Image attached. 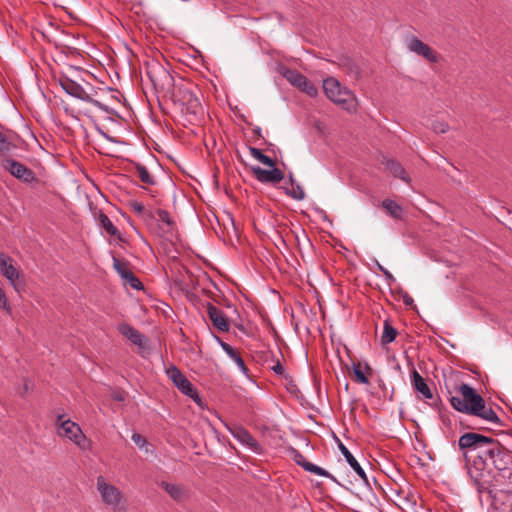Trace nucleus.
I'll list each match as a JSON object with an SVG mask.
<instances>
[{"label":"nucleus","instance_id":"f257e3e1","mask_svg":"<svg viewBox=\"0 0 512 512\" xmlns=\"http://www.w3.org/2000/svg\"><path fill=\"white\" fill-rule=\"evenodd\" d=\"M483 467L477 466L470 470L472 479L479 493H488L492 495V470L495 469L503 477L512 474V454L498 441L494 440L488 450L482 451Z\"/></svg>","mask_w":512,"mask_h":512},{"label":"nucleus","instance_id":"f03ea898","mask_svg":"<svg viewBox=\"0 0 512 512\" xmlns=\"http://www.w3.org/2000/svg\"><path fill=\"white\" fill-rule=\"evenodd\" d=\"M460 396H451L449 402L458 412L476 416L495 426H503L501 419L491 406H488L484 398L475 388L467 383H462L457 389Z\"/></svg>","mask_w":512,"mask_h":512},{"label":"nucleus","instance_id":"7ed1b4c3","mask_svg":"<svg viewBox=\"0 0 512 512\" xmlns=\"http://www.w3.org/2000/svg\"><path fill=\"white\" fill-rule=\"evenodd\" d=\"M494 440L492 437L475 432H467L460 436L458 446L463 451L469 475L471 469H475L477 466L483 467L482 451L488 450L491 445H494Z\"/></svg>","mask_w":512,"mask_h":512},{"label":"nucleus","instance_id":"20e7f679","mask_svg":"<svg viewBox=\"0 0 512 512\" xmlns=\"http://www.w3.org/2000/svg\"><path fill=\"white\" fill-rule=\"evenodd\" d=\"M73 73L76 75H60L58 82L60 86L63 88V90L70 96L88 102L104 112H110V109L107 105L103 104L102 102L94 98V96L97 94V91L91 85L86 83L87 87H84L78 81L77 76H80V74L82 73L85 75H89V73L78 68H75L73 70Z\"/></svg>","mask_w":512,"mask_h":512},{"label":"nucleus","instance_id":"39448f33","mask_svg":"<svg viewBox=\"0 0 512 512\" xmlns=\"http://www.w3.org/2000/svg\"><path fill=\"white\" fill-rule=\"evenodd\" d=\"M195 90L197 88L193 87L192 84L181 81L175 85L168 95L174 104H178L181 107L183 112L185 111L197 120L203 116L204 108Z\"/></svg>","mask_w":512,"mask_h":512},{"label":"nucleus","instance_id":"423d86ee","mask_svg":"<svg viewBox=\"0 0 512 512\" xmlns=\"http://www.w3.org/2000/svg\"><path fill=\"white\" fill-rule=\"evenodd\" d=\"M146 74L157 92L168 95L175 87L174 78L158 61L152 60L146 64Z\"/></svg>","mask_w":512,"mask_h":512},{"label":"nucleus","instance_id":"0eeeda50","mask_svg":"<svg viewBox=\"0 0 512 512\" xmlns=\"http://www.w3.org/2000/svg\"><path fill=\"white\" fill-rule=\"evenodd\" d=\"M323 90L326 96L336 104L342 105L349 110L355 101V96L347 87L341 86L338 80L333 77L323 81Z\"/></svg>","mask_w":512,"mask_h":512},{"label":"nucleus","instance_id":"6e6552de","mask_svg":"<svg viewBox=\"0 0 512 512\" xmlns=\"http://www.w3.org/2000/svg\"><path fill=\"white\" fill-rule=\"evenodd\" d=\"M55 425L58 428L59 436L69 439L82 450L88 448L89 442L77 423L70 419H65L64 415H59Z\"/></svg>","mask_w":512,"mask_h":512},{"label":"nucleus","instance_id":"1a4fd4ad","mask_svg":"<svg viewBox=\"0 0 512 512\" xmlns=\"http://www.w3.org/2000/svg\"><path fill=\"white\" fill-rule=\"evenodd\" d=\"M96 488L101 496L102 502L106 506L112 507L116 510L123 498L122 492L114 485L107 483L103 476H98L96 479Z\"/></svg>","mask_w":512,"mask_h":512},{"label":"nucleus","instance_id":"9d476101","mask_svg":"<svg viewBox=\"0 0 512 512\" xmlns=\"http://www.w3.org/2000/svg\"><path fill=\"white\" fill-rule=\"evenodd\" d=\"M168 378L173 384L185 395L192 398L194 401L199 399L197 390L193 384L187 379V377L181 372L175 365L170 364L165 370Z\"/></svg>","mask_w":512,"mask_h":512},{"label":"nucleus","instance_id":"9b49d317","mask_svg":"<svg viewBox=\"0 0 512 512\" xmlns=\"http://www.w3.org/2000/svg\"><path fill=\"white\" fill-rule=\"evenodd\" d=\"M10 256L0 253V273L11 283L16 291L24 287V280L19 270L12 264Z\"/></svg>","mask_w":512,"mask_h":512},{"label":"nucleus","instance_id":"f8f14e48","mask_svg":"<svg viewBox=\"0 0 512 512\" xmlns=\"http://www.w3.org/2000/svg\"><path fill=\"white\" fill-rule=\"evenodd\" d=\"M282 75L290 84L297 87L300 91L306 93L310 97L317 96L318 89L316 86L297 70L287 68L282 72Z\"/></svg>","mask_w":512,"mask_h":512},{"label":"nucleus","instance_id":"ddd939ff","mask_svg":"<svg viewBox=\"0 0 512 512\" xmlns=\"http://www.w3.org/2000/svg\"><path fill=\"white\" fill-rule=\"evenodd\" d=\"M2 166L15 178L25 183H32L37 181L35 173L30 168L13 158H5L3 160Z\"/></svg>","mask_w":512,"mask_h":512},{"label":"nucleus","instance_id":"4468645a","mask_svg":"<svg viewBox=\"0 0 512 512\" xmlns=\"http://www.w3.org/2000/svg\"><path fill=\"white\" fill-rule=\"evenodd\" d=\"M290 455H291V458L293 459V461L297 465L301 466L305 471L319 475V476L329 478L330 480L337 483L338 485H341L338 482V480L331 473H329L327 470L323 469L322 467L317 466V465L307 461L306 458L303 456V454L301 452H299L297 449L292 448L290 451Z\"/></svg>","mask_w":512,"mask_h":512},{"label":"nucleus","instance_id":"2eb2a0df","mask_svg":"<svg viewBox=\"0 0 512 512\" xmlns=\"http://www.w3.org/2000/svg\"><path fill=\"white\" fill-rule=\"evenodd\" d=\"M407 48L409 51L423 57L430 63H437L439 56L428 44L424 43L418 37L412 36L408 39Z\"/></svg>","mask_w":512,"mask_h":512},{"label":"nucleus","instance_id":"dca6fc26","mask_svg":"<svg viewBox=\"0 0 512 512\" xmlns=\"http://www.w3.org/2000/svg\"><path fill=\"white\" fill-rule=\"evenodd\" d=\"M271 168V170H266L260 166H252L251 172L261 183L277 184L285 178V174L282 170L276 167Z\"/></svg>","mask_w":512,"mask_h":512},{"label":"nucleus","instance_id":"f3484780","mask_svg":"<svg viewBox=\"0 0 512 512\" xmlns=\"http://www.w3.org/2000/svg\"><path fill=\"white\" fill-rule=\"evenodd\" d=\"M231 435L240 443L248 446L252 451L260 453L261 446L258 441L252 436V434L242 426L234 425L232 427L227 426Z\"/></svg>","mask_w":512,"mask_h":512},{"label":"nucleus","instance_id":"a211bd4d","mask_svg":"<svg viewBox=\"0 0 512 512\" xmlns=\"http://www.w3.org/2000/svg\"><path fill=\"white\" fill-rule=\"evenodd\" d=\"M118 331L136 345L140 350L146 349L147 338L133 326L127 323H121L118 325Z\"/></svg>","mask_w":512,"mask_h":512},{"label":"nucleus","instance_id":"6ab92c4d","mask_svg":"<svg viewBox=\"0 0 512 512\" xmlns=\"http://www.w3.org/2000/svg\"><path fill=\"white\" fill-rule=\"evenodd\" d=\"M208 316L215 328L221 332H227L229 330V321L223 311L215 307L212 303L206 304Z\"/></svg>","mask_w":512,"mask_h":512},{"label":"nucleus","instance_id":"aec40b11","mask_svg":"<svg viewBox=\"0 0 512 512\" xmlns=\"http://www.w3.org/2000/svg\"><path fill=\"white\" fill-rule=\"evenodd\" d=\"M411 385L419 394L420 399H432L433 393L428 386L426 380L413 367L411 370Z\"/></svg>","mask_w":512,"mask_h":512},{"label":"nucleus","instance_id":"412c9836","mask_svg":"<svg viewBox=\"0 0 512 512\" xmlns=\"http://www.w3.org/2000/svg\"><path fill=\"white\" fill-rule=\"evenodd\" d=\"M338 448L341 451L342 455L346 459L347 463L351 466V468L357 473V475L365 482V484H369L367 475L349 449L337 438Z\"/></svg>","mask_w":512,"mask_h":512},{"label":"nucleus","instance_id":"4be33fe9","mask_svg":"<svg viewBox=\"0 0 512 512\" xmlns=\"http://www.w3.org/2000/svg\"><path fill=\"white\" fill-rule=\"evenodd\" d=\"M156 215L158 219L164 223L167 227L165 230L166 239L169 241H173L174 238L177 237V226L174 219L171 217L170 213L164 209H157Z\"/></svg>","mask_w":512,"mask_h":512},{"label":"nucleus","instance_id":"5701e85b","mask_svg":"<svg viewBox=\"0 0 512 512\" xmlns=\"http://www.w3.org/2000/svg\"><path fill=\"white\" fill-rule=\"evenodd\" d=\"M382 164L385 166V169L389 171L394 177L399 178L405 182H410V178L408 177L403 166L393 160V159H384Z\"/></svg>","mask_w":512,"mask_h":512},{"label":"nucleus","instance_id":"b1692460","mask_svg":"<svg viewBox=\"0 0 512 512\" xmlns=\"http://www.w3.org/2000/svg\"><path fill=\"white\" fill-rule=\"evenodd\" d=\"M218 341H219V344H220L221 348L236 363V365L239 367L241 372L243 374L247 375L248 374V368H247L244 360L242 359L240 353L238 351H236L231 345H229L228 343L220 340L219 338H218Z\"/></svg>","mask_w":512,"mask_h":512},{"label":"nucleus","instance_id":"393cba45","mask_svg":"<svg viewBox=\"0 0 512 512\" xmlns=\"http://www.w3.org/2000/svg\"><path fill=\"white\" fill-rule=\"evenodd\" d=\"M161 487L170 495V497L172 499H174L175 501H183L186 494H185V489L183 488V486L181 485H178V484H171V483H168V482H165L163 481L161 483Z\"/></svg>","mask_w":512,"mask_h":512},{"label":"nucleus","instance_id":"a878e982","mask_svg":"<svg viewBox=\"0 0 512 512\" xmlns=\"http://www.w3.org/2000/svg\"><path fill=\"white\" fill-rule=\"evenodd\" d=\"M135 172L141 182L146 185L153 186L156 184L154 176L148 171L147 167L139 162H132Z\"/></svg>","mask_w":512,"mask_h":512},{"label":"nucleus","instance_id":"bb28decb","mask_svg":"<svg viewBox=\"0 0 512 512\" xmlns=\"http://www.w3.org/2000/svg\"><path fill=\"white\" fill-rule=\"evenodd\" d=\"M381 205L392 218L396 220H401L403 218V208L394 200L385 199L382 201Z\"/></svg>","mask_w":512,"mask_h":512},{"label":"nucleus","instance_id":"cd10ccee","mask_svg":"<svg viewBox=\"0 0 512 512\" xmlns=\"http://www.w3.org/2000/svg\"><path fill=\"white\" fill-rule=\"evenodd\" d=\"M98 222L99 225L106 231L108 235L119 236L117 228L114 226L109 217L102 211L99 212Z\"/></svg>","mask_w":512,"mask_h":512},{"label":"nucleus","instance_id":"c85d7f7f","mask_svg":"<svg viewBox=\"0 0 512 512\" xmlns=\"http://www.w3.org/2000/svg\"><path fill=\"white\" fill-rule=\"evenodd\" d=\"M398 335V331L388 322H384L383 334L381 337V343L383 345L393 342Z\"/></svg>","mask_w":512,"mask_h":512},{"label":"nucleus","instance_id":"c756f323","mask_svg":"<svg viewBox=\"0 0 512 512\" xmlns=\"http://www.w3.org/2000/svg\"><path fill=\"white\" fill-rule=\"evenodd\" d=\"M113 267L122 279L131 272L129 262L119 260L116 257H113Z\"/></svg>","mask_w":512,"mask_h":512},{"label":"nucleus","instance_id":"7c9ffc66","mask_svg":"<svg viewBox=\"0 0 512 512\" xmlns=\"http://www.w3.org/2000/svg\"><path fill=\"white\" fill-rule=\"evenodd\" d=\"M123 280L125 281V285H129L135 290L144 289L142 282L132 271Z\"/></svg>","mask_w":512,"mask_h":512},{"label":"nucleus","instance_id":"2f4dec72","mask_svg":"<svg viewBox=\"0 0 512 512\" xmlns=\"http://www.w3.org/2000/svg\"><path fill=\"white\" fill-rule=\"evenodd\" d=\"M285 194L298 201L305 198V193L299 184L294 185L292 189L285 188Z\"/></svg>","mask_w":512,"mask_h":512},{"label":"nucleus","instance_id":"473e14b6","mask_svg":"<svg viewBox=\"0 0 512 512\" xmlns=\"http://www.w3.org/2000/svg\"><path fill=\"white\" fill-rule=\"evenodd\" d=\"M353 374L356 382L361 384H369V379L361 370L360 364H353Z\"/></svg>","mask_w":512,"mask_h":512},{"label":"nucleus","instance_id":"72a5a7b5","mask_svg":"<svg viewBox=\"0 0 512 512\" xmlns=\"http://www.w3.org/2000/svg\"><path fill=\"white\" fill-rule=\"evenodd\" d=\"M132 441L138 446L139 449H144L145 452L149 453V449L147 447V440L144 436H142L140 433H133L131 437Z\"/></svg>","mask_w":512,"mask_h":512},{"label":"nucleus","instance_id":"f704fd0d","mask_svg":"<svg viewBox=\"0 0 512 512\" xmlns=\"http://www.w3.org/2000/svg\"><path fill=\"white\" fill-rule=\"evenodd\" d=\"M343 65L347 67V71L350 75L355 77L360 75V67L353 60L346 59Z\"/></svg>","mask_w":512,"mask_h":512},{"label":"nucleus","instance_id":"c9c22d12","mask_svg":"<svg viewBox=\"0 0 512 512\" xmlns=\"http://www.w3.org/2000/svg\"><path fill=\"white\" fill-rule=\"evenodd\" d=\"M12 148H14L12 142L2 132H0V152H8Z\"/></svg>","mask_w":512,"mask_h":512},{"label":"nucleus","instance_id":"e433bc0d","mask_svg":"<svg viewBox=\"0 0 512 512\" xmlns=\"http://www.w3.org/2000/svg\"><path fill=\"white\" fill-rule=\"evenodd\" d=\"M432 129L435 133L443 134L448 131L449 125L444 122H434L432 124Z\"/></svg>","mask_w":512,"mask_h":512},{"label":"nucleus","instance_id":"4c0bfd02","mask_svg":"<svg viewBox=\"0 0 512 512\" xmlns=\"http://www.w3.org/2000/svg\"><path fill=\"white\" fill-rule=\"evenodd\" d=\"M271 370L277 375L282 376L286 379L290 377L287 373H285L284 367L282 366L279 360H277L276 363L271 367Z\"/></svg>","mask_w":512,"mask_h":512},{"label":"nucleus","instance_id":"58836bf2","mask_svg":"<svg viewBox=\"0 0 512 512\" xmlns=\"http://www.w3.org/2000/svg\"><path fill=\"white\" fill-rule=\"evenodd\" d=\"M130 207L138 215H142V214H144L146 212L143 204L138 202V201L130 202Z\"/></svg>","mask_w":512,"mask_h":512},{"label":"nucleus","instance_id":"ea45409f","mask_svg":"<svg viewBox=\"0 0 512 512\" xmlns=\"http://www.w3.org/2000/svg\"><path fill=\"white\" fill-rule=\"evenodd\" d=\"M401 298L403 300V303L408 307H414V300L413 298L406 292L401 290L400 292Z\"/></svg>","mask_w":512,"mask_h":512},{"label":"nucleus","instance_id":"a19ab883","mask_svg":"<svg viewBox=\"0 0 512 512\" xmlns=\"http://www.w3.org/2000/svg\"><path fill=\"white\" fill-rule=\"evenodd\" d=\"M249 152L259 162L261 161V158L264 155L260 149H258L256 147H252V146H249Z\"/></svg>","mask_w":512,"mask_h":512},{"label":"nucleus","instance_id":"79ce46f5","mask_svg":"<svg viewBox=\"0 0 512 512\" xmlns=\"http://www.w3.org/2000/svg\"><path fill=\"white\" fill-rule=\"evenodd\" d=\"M262 164L268 166V167H275V160H273L272 158H270L269 156L267 155H263V157L261 158V161H260Z\"/></svg>","mask_w":512,"mask_h":512},{"label":"nucleus","instance_id":"37998d69","mask_svg":"<svg viewBox=\"0 0 512 512\" xmlns=\"http://www.w3.org/2000/svg\"><path fill=\"white\" fill-rule=\"evenodd\" d=\"M378 268L385 275V277H386V279L388 281H394L395 280L394 276L387 269H385L383 266L378 264Z\"/></svg>","mask_w":512,"mask_h":512},{"label":"nucleus","instance_id":"c03bdc74","mask_svg":"<svg viewBox=\"0 0 512 512\" xmlns=\"http://www.w3.org/2000/svg\"><path fill=\"white\" fill-rule=\"evenodd\" d=\"M0 307L5 310L7 313H11V306L10 304L8 303V300H7V297L5 296V300L4 301H1L0 303Z\"/></svg>","mask_w":512,"mask_h":512},{"label":"nucleus","instance_id":"a18cd8bd","mask_svg":"<svg viewBox=\"0 0 512 512\" xmlns=\"http://www.w3.org/2000/svg\"><path fill=\"white\" fill-rule=\"evenodd\" d=\"M112 399L118 402H122L125 400V396L122 392H113Z\"/></svg>","mask_w":512,"mask_h":512},{"label":"nucleus","instance_id":"49530a36","mask_svg":"<svg viewBox=\"0 0 512 512\" xmlns=\"http://www.w3.org/2000/svg\"><path fill=\"white\" fill-rule=\"evenodd\" d=\"M460 424H461L464 428H466V429H476V427H475V426L470 425V424H465L463 421H461V422H460Z\"/></svg>","mask_w":512,"mask_h":512},{"label":"nucleus","instance_id":"de8ad7c7","mask_svg":"<svg viewBox=\"0 0 512 512\" xmlns=\"http://www.w3.org/2000/svg\"><path fill=\"white\" fill-rule=\"evenodd\" d=\"M289 182H290V184H291L292 186H294V184H295V180H294V177H293V174H292V173H290V174H289Z\"/></svg>","mask_w":512,"mask_h":512},{"label":"nucleus","instance_id":"09e8293b","mask_svg":"<svg viewBox=\"0 0 512 512\" xmlns=\"http://www.w3.org/2000/svg\"><path fill=\"white\" fill-rule=\"evenodd\" d=\"M260 131L261 129L259 127L254 129V133L257 134L258 136H261Z\"/></svg>","mask_w":512,"mask_h":512},{"label":"nucleus","instance_id":"8fccbe9b","mask_svg":"<svg viewBox=\"0 0 512 512\" xmlns=\"http://www.w3.org/2000/svg\"><path fill=\"white\" fill-rule=\"evenodd\" d=\"M28 389H29V387H28L27 383H25V384H24V391H25V392H27V391H28Z\"/></svg>","mask_w":512,"mask_h":512},{"label":"nucleus","instance_id":"3c124183","mask_svg":"<svg viewBox=\"0 0 512 512\" xmlns=\"http://www.w3.org/2000/svg\"><path fill=\"white\" fill-rule=\"evenodd\" d=\"M365 368H366L367 370H371V368L369 367V365H368V364H366V365H365Z\"/></svg>","mask_w":512,"mask_h":512}]
</instances>
